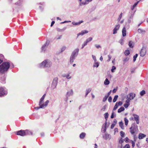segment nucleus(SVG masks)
Instances as JSON below:
<instances>
[{
  "mask_svg": "<svg viewBox=\"0 0 148 148\" xmlns=\"http://www.w3.org/2000/svg\"><path fill=\"white\" fill-rule=\"evenodd\" d=\"M10 67L9 62H4L0 65V73H3L7 71Z\"/></svg>",
  "mask_w": 148,
  "mask_h": 148,
  "instance_id": "nucleus-1",
  "label": "nucleus"
},
{
  "mask_svg": "<svg viewBox=\"0 0 148 148\" xmlns=\"http://www.w3.org/2000/svg\"><path fill=\"white\" fill-rule=\"evenodd\" d=\"M79 51V49L77 48L72 52L70 59V62L71 63H72L74 62V60L78 55Z\"/></svg>",
  "mask_w": 148,
  "mask_h": 148,
  "instance_id": "nucleus-2",
  "label": "nucleus"
},
{
  "mask_svg": "<svg viewBox=\"0 0 148 148\" xmlns=\"http://www.w3.org/2000/svg\"><path fill=\"white\" fill-rule=\"evenodd\" d=\"M51 62L48 60H45L40 64V66L42 68L49 67L51 65Z\"/></svg>",
  "mask_w": 148,
  "mask_h": 148,
  "instance_id": "nucleus-3",
  "label": "nucleus"
},
{
  "mask_svg": "<svg viewBox=\"0 0 148 148\" xmlns=\"http://www.w3.org/2000/svg\"><path fill=\"white\" fill-rule=\"evenodd\" d=\"M137 126L135 123H134L132 124L130 127V132L132 134H133L135 133V132L136 131V129H137Z\"/></svg>",
  "mask_w": 148,
  "mask_h": 148,
  "instance_id": "nucleus-4",
  "label": "nucleus"
},
{
  "mask_svg": "<svg viewBox=\"0 0 148 148\" xmlns=\"http://www.w3.org/2000/svg\"><path fill=\"white\" fill-rule=\"evenodd\" d=\"M58 78L57 77H56L53 79L51 85V87L53 89L56 87L58 83Z\"/></svg>",
  "mask_w": 148,
  "mask_h": 148,
  "instance_id": "nucleus-5",
  "label": "nucleus"
},
{
  "mask_svg": "<svg viewBox=\"0 0 148 148\" xmlns=\"http://www.w3.org/2000/svg\"><path fill=\"white\" fill-rule=\"evenodd\" d=\"M146 52V51L145 48L144 47H143L140 51V56L142 57L144 56L145 55Z\"/></svg>",
  "mask_w": 148,
  "mask_h": 148,
  "instance_id": "nucleus-6",
  "label": "nucleus"
},
{
  "mask_svg": "<svg viewBox=\"0 0 148 148\" xmlns=\"http://www.w3.org/2000/svg\"><path fill=\"white\" fill-rule=\"evenodd\" d=\"M17 134L22 136H24L26 135V132L24 130H21L17 132Z\"/></svg>",
  "mask_w": 148,
  "mask_h": 148,
  "instance_id": "nucleus-7",
  "label": "nucleus"
},
{
  "mask_svg": "<svg viewBox=\"0 0 148 148\" xmlns=\"http://www.w3.org/2000/svg\"><path fill=\"white\" fill-rule=\"evenodd\" d=\"M7 94V91H4L3 88L1 87L0 88V97L3 96L4 95H6Z\"/></svg>",
  "mask_w": 148,
  "mask_h": 148,
  "instance_id": "nucleus-8",
  "label": "nucleus"
},
{
  "mask_svg": "<svg viewBox=\"0 0 148 148\" xmlns=\"http://www.w3.org/2000/svg\"><path fill=\"white\" fill-rule=\"evenodd\" d=\"M136 94L133 93H130L129 94V96H127V99H128L130 100H132L135 97Z\"/></svg>",
  "mask_w": 148,
  "mask_h": 148,
  "instance_id": "nucleus-9",
  "label": "nucleus"
},
{
  "mask_svg": "<svg viewBox=\"0 0 148 148\" xmlns=\"http://www.w3.org/2000/svg\"><path fill=\"white\" fill-rule=\"evenodd\" d=\"M88 32V31L86 30L82 31L81 32L77 34V38L78 37L79 35L83 36L84 34L87 33Z\"/></svg>",
  "mask_w": 148,
  "mask_h": 148,
  "instance_id": "nucleus-10",
  "label": "nucleus"
},
{
  "mask_svg": "<svg viewBox=\"0 0 148 148\" xmlns=\"http://www.w3.org/2000/svg\"><path fill=\"white\" fill-rule=\"evenodd\" d=\"M73 94V90L71 89L70 91H68L66 93V97H69L70 96H72Z\"/></svg>",
  "mask_w": 148,
  "mask_h": 148,
  "instance_id": "nucleus-11",
  "label": "nucleus"
},
{
  "mask_svg": "<svg viewBox=\"0 0 148 148\" xmlns=\"http://www.w3.org/2000/svg\"><path fill=\"white\" fill-rule=\"evenodd\" d=\"M46 96V94H44L42 96V97L40 99V101L39 102V105H40V104H41V103H42V102L44 100V99H45V98Z\"/></svg>",
  "mask_w": 148,
  "mask_h": 148,
  "instance_id": "nucleus-12",
  "label": "nucleus"
},
{
  "mask_svg": "<svg viewBox=\"0 0 148 148\" xmlns=\"http://www.w3.org/2000/svg\"><path fill=\"white\" fill-rule=\"evenodd\" d=\"M48 44L47 42L45 44L42 46L41 48V50L42 51H43L44 52L45 51L46 49L45 47L46 45H48Z\"/></svg>",
  "mask_w": 148,
  "mask_h": 148,
  "instance_id": "nucleus-13",
  "label": "nucleus"
},
{
  "mask_svg": "<svg viewBox=\"0 0 148 148\" xmlns=\"http://www.w3.org/2000/svg\"><path fill=\"white\" fill-rule=\"evenodd\" d=\"M138 33L142 34H144L146 32V31L145 30L140 28H139L138 29Z\"/></svg>",
  "mask_w": 148,
  "mask_h": 148,
  "instance_id": "nucleus-14",
  "label": "nucleus"
},
{
  "mask_svg": "<svg viewBox=\"0 0 148 148\" xmlns=\"http://www.w3.org/2000/svg\"><path fill=\"white\" fill-rule=\"evenodd\" d=\"M122 35L123 37L126 36V29L125 27H124L122 30Z\"/></svg>",
  "mask_w": 148,
  "mask_h": 148,
  "instance_id": "nucleus-15",
  "label": "nucleus"
},
{
  "mask_svg": "<svg viewBox=\"0 0 148 148\" xmlns=\"http://www.w3.org/2000/svg\"><path fill=\"white\" fill-rule=\"evenodd\" d=\"M129 58L128 57H125L123 58V64H124L127 62L129 60Z\"/></svg>",
  "mask_w": 148,
  "mask_h": 148,
  "instance_id": "nucleus-16",
  "label": "nucleus"
},
{
  "mask_svg": "<svg viewBox=\"0 0 148 148\" xmlns=\"http://www.w3.org/2000/svg\"><path fill=\"white\" fill-rule=\"evenodd\" d=\"M83 22V21H79V22L75 23V22H72V24L74 25H80L81 23Z\"/></svg>",
  "mask_w": 148,
  "mask_h": 148,
  "instance_id": "nucleus-17",
  "label": "nucleus"
},
{
  "mask_svg": "<svg viewBox=\"0 0 148 148\" xmlns=\"http://www.w3.org/2000/svg\"><path fill=\"white\" fill-rule=\"evenodd\" d=\"M146 135L140 133L139 134L138 136V138L140 139H143L146 136Z\"/></svg>",
  "mask_w": 148,
  "mask_h": 148,
  "instance_id": "nucleus-18",
  "label": "nucleus"
},
{
  "mask_svg": "<svg viewBox=\"0 0 148 148\" xmlns=\"http://www.w3.org/2000/svg\"><path fill=\"white\" fill-rule=\"evenodd\" d=\"M103 138L105 140H107L110 138V135L107 133H105V135L103 136Z\"/></svg>",
  "mask_w": 148,
  "mask_h": 148,
  "instance_id": "nucleus-19",
  "label": "nucleus"
},
{
  "mask_svg": "<svg viewBox=\"0 0 148 148\" xmlns=\"http://www.w3.org/2000/svg\"><path fill=\"white\" fill-rule=\"evenodd\" d=\"M66 29V27H64L62 29H60V28H57V31L59 32H62L64 31Z\"/></svg>",
  "mask_w": 148,
  "mask_h": 148,
  "instance_id": "nucleus-20",
  "label": "nucleus"
},
{
  "mask_svg": "<svg viewBox=\"0 0 148 148\" xmlns=\"http://www.w3.org/2000/svg\"><path fill=\"white\" fill-rule=\"evenodd\" d=\"M119 126H120L121 129L122 130L124 129V127L123 125V123L122 121H120L119 123Z\"/></svg>",
  "mask_w": 148,
  "mask_h": 148,
  "instance_id": "nucleus-21",
  "label": "nucleus"
},
{
  "mask_svg": "<svg viewBox=\"0 0 148 148\" xmlns=\"http://www.w3.org/2000/svg\"><path fill=\"white\" fill-rule=\"evenodd\" d=\"M125 110V108L123 107H121L118 110V113H120L122 111H124Z\"/></svg>",
  "mask_w": 148,
  "mask_h": 148,
  "instance_id": "nucleus-22",
  "label": "nucleus"
},
{
  "mask_svg": "<svg viewBox=\"0 0 148 148\" xmlns=\"http://www.w3.org/2000/svg\"><path fill=\"white\" fill-rule=\"evenodd\" d=\"M133 116H134V120L135 121L139 119V117L138 115L137 114H134Z\"/></svg>",
  "mask_w": 148,
  "mask_h": 148,
  "instance_id": "nucleus-23",
  "label": "nucleus"
},
{
  "mask_svg": "<svg viewBox=\"0 0 148 148\" xmlns=\"http://www.w3.org/2000/svg\"><path fill=\"white\" fill-rule=\"evenodd\" d=\"M86 135V134L84 133H82L80 135V138L81 139H83L84 137H85Z\"/></svg>",
  "mask_w": 148,
  "mask_h": 148,
  "instance_id": "nucleus-24",
  "label": "nucleus"
},
{
  "mask_svg": "<svg viewBox=\"0 0 148 148\" xmlns=\"http://www.w3.org/2000/svg\"><path fill=\"white\" fill-rule=\"evenodd\" d=\"M25 132H26V135H32V132L29 130H26L25 131Z\"/></svg>",
  "mask_w": 148,
  "mask_h": 148,
  "instance_id": "nucleus-25",
  "label": "nucleus"
},
{
  "mask_svg": "<svg viewBox=\"0 0 148 148\" xmlns=\"http://www.w3.org/2000/svg\"><path fill=\"white\" fill-rule=\"evenodd\" d=\"M91 88H88L86 90V94L85 95V97H86L88 94L91 91Z\"/></svg>",
  "mask_w": 148,
  "mask_h": 148,
  "instance_id": "nucleus-26",
  "label": "nucleus"
},
{
  "mask_svg": "<svg viewBox=\"0 0 148 148\" xmlns=\"http://www.w3.org/2000/svg\"><path fill=\"white\" fill-rule=\"evenodd\" d=\"M110 83V82L107 78H106L104 82V84L105 85H108Z\"/></svg>",
  "mask_w": 148,
  "mask_h": 148,
  "instance_id": "nucleus-27",
  "label": "nucleus"
},
{
  "mask_svg": "<svg viewBox=\"0 0 148 148\" xmlns=\"http://www.w3.org/2000/svg\"><path fill=\"white\" fill-rule=\"evenodd\" d=\"M49 100H47L46 101V102H45V103L44 104H42V105H43V108H44L45 107H46L47 106L48 103H49Z\"/></svg>",
  "mask_w": 148,
  "mask_h": 148,
  "instance_id": "nucleus-28",
  "label": "nucleus"
},
{
  "mask_svg": "<svg viewBox=\"0 0 148 148\" xmlns=\"http://www.w3.org/2000/svg\"><path fill=\"white\" fill-rule=\"evenodd\" d=\"M39 105L40 106L39 107H35V108H34L36 110H38L40 108H43V105H42V104H40V105Z\"/></svg>",
  "mask_w": 148,
  "mask_h": 148,
  "instance_id": "nucleus-29",
  "label": "nucleus"
},
{
  "mask_svg": "<svg viewBox=\"0 0 148 148\" xmlns=\"http://www.w3.org/2000/svg\"><path fill=\"white\" fill-rule=\"evenodd\" d=\"M104 116L105 119L106 120V122H107L106 121H107V120L108 118V112H106V113H105L104 114Z\"/></svg>",
  "mask_w": 148,
  "mask_h": 148,
  "instance_id": "nucleus-30",
  "label": "nucleus"
},
{
  "mask_svg": "<svg viewBox=\"0 0 148 148\" xmlns=\"http://www.w3.org/2000/svg\"><path fill=\"white\" fill-rule=\"evenodd\" d=\"M118 97V95H115L113 100V102H115L116 101Z\"/></svg>",
  "mask_w": 148,
  "mask_h": 148,
  "instance_id": "nucleus-31",
  "label": "nucleus"
},
{
  "mask_svg": "<svg viewBox=\"0 0 148 148\" xmlns=\"http://www.w3.org/2000/svg\"><path fill=\"white\" fill-rule=\"evenodd\" d=\"M124 53L125 56H127L130 53V51L129 50H125L124 52Z\"/></svg>",
  "mask_w": 148,
  "mask_h": 148,
  "instance_id": "nucleus-32",
  "label": "nucleus"
},
{
  "mask_svg": "<svg viewBox=\"0 0 148 148\" xmlns=\"http://www.w3.org/2000/svg\"><path fill=\"white\" fill-rule=\"evenodd\" d=\"M124 121L125 122V124L126 125H127L128 124V120L127 119L126 117H125L124 118Z\"/></svg>",
  "mask_w": 148,
  "mask_h": 148,
  "instance_id": "nucleus-33",
  "label": "nucleus"
},
{
  "mask_svg": "<svg viewBox=\"0 0 148 148\" xmlns=\"http://www.w3.org/2000/svg\"><path fill=\"white\" fill-rule=\"evenodd\" d=\"M92 40V37H89V38H87L86 40V41L88 43L89 42H90Z\"/></svg>",
  "mask_w": 148,
  "mask_h": 148,
  "instance_id": "nucleus-34",
  "label": "nucleus"
},
{
  "mask_svg": "<svg viewBox=\"0 0 148 148\" xmlns=\"http://www.w3.org/2000/svg\"><path fill=\"white\" fill-rule=\"evenodd\" d=\"M138 55L137 54H136L135 55H134L133 56V61L134 62L136 60V58L138 56Z\"/></svg>",
  "mask_w": 148,
  "mask_h": 148,
  "instance_id": "nucleus-35",
  "label": "nucleus"
},
{
  "mask_svg": "<svg viewBox=\"0 0 148 148\" xmlns=\"http://www.w3.org/2000/svg\"><path fill=\"white\" fill-rule=\"evenodd\" d=\"M99 65V63L98 62H95L94 63L93 66V67H97Z\"/></svg>",
  "mask_w": 148,
  "mask_h": 148,
  "instance_id": "nucleus-36",
  "label": "nucleus"
},
{
  "mask_svg": "<svg viewBox=\"0 0 148 148\" xmlns=\"http://www.w3.org/2000/svg\"><path fill=\"white\" fill-rule=\"evenodd\" d=\"M145 93V92L144 90H143L140 92V95L141 96H143Z\"/></svg>",
  "mask_w": 148,
  "mask_h": 148,
  "instance_id": "nucleus-37",
  "label": "nucleus"
},
{
  "mask_svg": "<svg viewBox=\"0 0 148 148\" xmlns=\"http://www.w3.org/2000/svg\"><path fill=\"white\" fill-rule=\"evenodd\" d=\"M117 103H118V102H116V103L115 105L114 106V108L113 109V110H116L117 109V108H118V105H117Z\"/></svg>",
  "mask_w": 148,
  "mask_h": 148,
  "instance_id": "nucleus-38",
  "label": "nucleus"
},
{
  "mask_svg": "<svg viewBox=\"0 0 148 148\" xmlns=\"http://www.w3.org/2000/svg\"><path fill=\"white\" fill-rule=\"evenodd\" d=\"M129 46L130 48H133V46L132 45V42L131 41H129Z\"/></svg>",
  "mask_w": 148,
  "mask_h": 148,
  "instance_id": "nucleus-39",
  "label": "nucleus"
},
{
  "mask_svg": "<svg viewBox=\"0 0 148 148\" xmlns=\"http://www.w3.org/2000/svg\"><path fill=\"white\" fill-rule=\"evenodd\" d=\"M121 136L122 138H123L125 136V133L123 131H121L120 132Z\"/></svg>",
  "mask_w": 148,
  "mask_h": 148,
  "instance_id": "nucleus-40",
  "label": "nucleus"
},
{
  "mask_svg": "<svg viewBox=\"0 0 148 148\" xmlns=\"http://www.w3.org/2000/svg\"><path fill=\"white\" fill-rule=\"evenodd\" d=\"M108 97V96H107L106 95H105V96L104 97L102 101L104 102L106 101L107 100Z\"/></svg>",
  "mask_w": 148,
  "mask_h": 148,
  "instance_id": "nucleus-41",
  "label": "nucleus"
},
{
  "mask_svg": "<svg viewBox=\"0 0 148 148\" xmlns=\"http://www.w3.org/2000/svg\"><path fill=\"white\" fill-rule=\"evenodd\" d=\"M122 13L121 12V13L119 15V18L117 19V20L118 21H120L121 19V18L122 17Z\"/></svg>",
  "mask_w": 148,
  "mask_h": 148,
  "instance_id": "nucleus-42",
  "label": "nucleus"
},
{
  "mask_svg": "<svg viewBox=\"0 0 148 148\" xmlns=\"http://www.w3.org/2000/svg\"><path fill=\"white\" fill-rule=\"evenodd\" d=\"M120 27V25L118 24L115 26V27L114 29H117V30H118L119 29V28Z\"/></svg>",
  "mask_w": 148,
  "mask_h": 148,
  "instance_id": "nucleus-43",
  "label": "nucleus"
},
{
  "mask_svg": "<svg viewBox=\"0 0 148 148\" xmlns=\"http://www.w3.org/2000/svg\"><path fill=\"white\" fill-rule=\"evenodd\" d=\"M120 27V25L118 24L115 26V27L114 29H117V30H118L119 29V28Z\"/></svg>",
  "mask_w": 148,
  "mask_h": 148,
  "instance_id": "nucleus-44",
  "label": "nucleus"
},
{
  "mask_svg": "<svg viewBox=\"0 0 148 148\" xmlns=\"http://www.w3.org/2000/svg\"><path fill=\"white\" fill-rule=\"evenodd\" d=\"M116 67L114 66H112V69L111 70V72L112 73L114 72V70H115Z\"/></svg>",
  "mask_w": 148,
  "mask_h": 148,
  "instance_id": "nucleus-45",
  "label": "nucleus"
},
{
  "mask_svg": "<svg viewBox=\"0 0 148 148\" xmlns=\"http://www.w3.org/2000/svg\"><path fill=\"white\" fill-rule=\"evenodd\" d=\"M88 4V3L86 1L85 2H82L80 3V5H81V4L83 5H85Z\"/></svg>",
  "mask_w": 148,
  "mask_h": 148,
  "instance_id": "nucleus-46",
  "label": "nucleus"
},
{
  "mask_svg": "<svg viewBox=\"0 0 148 148\" xmlns=\"http://www.w3.org/2000/svg\"><path fill=\"white\" fill-rule=\"evenodd\" d=\"M140 0L139 1H137V2L135 3L134 5H133V8H134L136 7V6L139 3V2H140Z\"/></svg>",
  "mask_w": 148,
  "mask_h": 148,
  "instance_id": "nucleus-47",
  "label": "nucleus"
},
{
  "mask_svg": "<svg viewBox=\"0 0 148 148\" xmlns=\"http://www.w3.org/2000/svg\"><path fill=\"white\" fill-rule=\"evenodd\" d=\"M130 146L129 144H127L124 146L123 148H130Z\"/></svg>",
  "mask_w": 148,
  "mask_h": 148,
  "instance_id": "nucleus-48",
  "label": "nucleus"
},
{
  "mask_svg": "<svg viewBox=\"0 0 148 148\" xmlns=\"http://www.w3.org/2000/svg\"><path fill=\"white\" fill-rule=\"evenodd\" d=\"M66 49V47L65 46H63L61 49V52L65 50Z\"/></svg>",
  "mask_w": 148,
  "mask_h": 148,
  "instance_id": "nucleus-49",
  "label": "nucleus"
},
{
  "mask_svg": "<svg viewBox=\"0 0 148 148\" xmlns=\"http://www.w3.org/2000/svg\"><path fill=\"white\" fill-rule=\"evenodd\" d=\"M131 141L132 142V147L133 148V147H134L135 146V141H134L132 140H131Z\"/></svg>",
  "mask_w": 148,
  "mask_h": 148,
  "instance_id": "nucleus-50",
  "label": "nucleus"
},
{
  "mask_svg": "<svg viewBox=\"0 0 148 148\" xmlns=\"http://www.w3.org/2000/svg\"><path fill=\"white\" fill-rule=\"evenodd\" d=\"M130 105V104H127L125 103L124 104L123 106L125 108H127Z\"/></svg>",
  "mask_w": 148,
  "mask_h": 148,
  "instance_id": "nucleus-51",
  "label": "nucleus"
},
{
  "mask_svg": "<svg viewBox=\"0 0 148 148\" xmlns=\"http://www.w3.org/2000/svg\"><path fill=\"white\" fill-rule=\"evenodd\" d=\"M117 29H115L114 28L113 30V34H115L117 33Z\"/></svg>",
  "mask_w": 148,
  "mask_h": 148,
  "instance_id": "nucleus-52",
  "label": "nucleus"
},
{
  "mask_svg": "<svg viewBox=\"0 0 148 148\" xmlns=\"http://www.w3.org/2000/svg\"><path fill=\"white\" fill-rule=\"evenodd\" d=\"M112 97L111 96H110L109 97V98L108 99V101L110 103L112 101Z\"/></svg>",
  "mask_w": 148,
  "mask_h": 148,
  "instance_id": "nucleus-53",
  "label": "nucleus"
},
{
  "mask_svg": "<svg viewBox=\"0 0 148 148\" xmlns=\"http://www.w3.org/2000/svg\"><path fill=\"white\" fill-rule=\"evenodd\" d=\"M92 57L94 61L96 62L97 60L96 57L93 55H92Z\"/></svg>",
  "mask_w": 148,
  "mask_h": 148,
  "instance_id": "nucleus-54",
  "label": "nucleus"
},
{
  "mask_svg": "<svg viewBox=\"0 0 148 148\" xmlns=\"http://www.w3.org/2000/svg\"><path fill=\"white\" fill-rule=\"evenodd\" d=\"M106 105H104L101 108V110L104 111L105 110V109H106Z\"/></svg>",
  "mask_w": 148,
  "mask_h": 148,
  "instance_id": "nucleus-55",
  "label": "nucleus"
},
{
  "mask_svg": "<svg viewBox=\"0 0 148 148\" xmlns=\"http://www.w3.org/2000/svg\"><path fill=\"white\" fill-rule=\"evenodd\" d=\"M118 102L117 105H118V106H121L122 104V103H123L122 102H121V101H119V102Z\"/></svg>",
  "mask_w": 148,
  "mask_h": 148,
  "instance_id": "nucleus-56",
  "label": "nucleus"
},
{
  "mask_svg": "<svg viewBox=\"0 0 148 148\" xmlns=\"http://www.w3.org/2000/svg\"><path fill=\"white\" fill-rule=\"evenodd\" d=\"M130 99H127V100H126L125 101L126 104H130L129 103L130 102Z\"/></svg>",
  "mask_w": 148,
  "mask_h": 148,
  "instance_id": "nucleus-57",
  "label": "nucleus"
},
{
  "mask_svg": "<svg viewBox=\"0 0 148 148\" xmlns=\"http://www.w3.org/2000/svg\"><path fill=\"white\" fill-rule=\"evenodd\" d=\"M114 112H112L111 114V115L110 116V118L111 119H113L114 117Z\"/></svg>",
  "mask_w": 148,
  "mask_h": 148,
  "instance_id": "nucleus-58",
  "label": "nucleus"
},
{
  "mask_svg": "<svg viewBox=\"0 0 148 148\" xmlns=\"http://www.w3.org/2000/svg\"><path fill=\"white\" fill-rule=\"evenodd\" d=\"M124 142V140L122 139V138H121V139L119 141V143H122Z\"/></svg>",
  "mask_w": 148,
  "mask_h": 148,
  "instance_id": "nucleus-59",
  "label": "nucleus"
},
{
  "mask_svg": "<svg viewBox=\"0 0 148 148\" xmlns=\"http://www.w3.org/2000/svg\"><path fill=\"white\" fill-rule=\"evenodd\" d=\"M64 77H66L68 79H71V77H69V74L67 75L66 76H64Z\"/></svg>",
  "mask_w": 148,
  "mask_h": 148,
  "instance_id": "nucleus-60",
  "label": "nucleus"
},
{
  "mask_svg": "<svg viewBox=\"0 0 148 148\" xmlns=\"http://www.w3.org/2000/svg\"><path fill=\"white\" fill-rule=\"evenodd\" d=\"M95 46L96 48H97L98 49L99 48H101V47L100 45H95Z\"/></svg>",
  "mask_w": 148,
  "mask_h": 148,
  "instance_id": "nucleus-61",
  "label": "nucleus"
},
{
  "mask_svg": "<svg viewBox=\"0 0 148 148\" xmlns=\"http://www.w3.org/2000/svg\"><path fill=\"white\" fill-rule=\"evenodd\" d=\"M115 125V124L112 123L111 126V128L113 129Z\"/></svg>",
  "mask_w": 148,
  "mask_h": 148,
  "instance_id": "nucleus-62",
  "label": "nucleus"
},
{
  "mask_svg": "<svg viewBox=\"0 0 148 148\" xmlns=\"http://www.w3.org/2000/svg\"><path fill=\"white\" fill-rule=\"evenodd\" d=\"M129 140V138L127 137L125 139V141L126 143H128Z\"/></svg>",
  "mask_w": 148,
  "mask_h": 148,
  "instance_id": "nucleus-63",
  "label": "nucleus"
},
{
  "mask_svg": "<svg viewBox=\"0 0 148 148\" xmlns=\"http://www.w3.org/2000/svg\"><path fill=\"white\" fill-rule=\"evenodd\" d=\"M108 59L107 60V61L108 62H109L110 61L111 57V56L110 55H108Z\"/></svg>",
  "mask_w": 148,
  "mask_h": 148,
  "instance_id": "nucleus-64",
  "label": "nucleus"
}]
</instances>
